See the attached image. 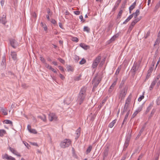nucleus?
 I'll use <instances>...</instances> for the list:
<instances>
[{"label": "nucleus", "mask_w": 160, "mask_h": 160, "mask_svg": "<svg viewBox=\"0 0 160 160\" xmlns=\"http://www.w3.org/2000/svg\"><path fill=\"white\" fill-rule=\"evenodd\" d=\"M86 90L87 88L86 87H83L81 89L79 92L77 101L80 105L85 100L87 95Z\"/></svg>", "instance_id": "obj_1"}, {"label": "nucleus", "mask_w": 160, "mask_h": 160, "mask_svg": "<svg viewBox=\"0 0 160 160\" xmlns=\"http://www.w3.org/2000/svg\"><path fill=\"white\" fill-rule=\"evenodd\" d=\"M101 80V78L100 76H98V74H97L95 77L93 79L92 82H94V83L92 89V91L94 92L95 91V89L97 88L98 86L99 83L100 82Z\"/></svg>", "instance_id": "obj_2"}, {"label": "nucleus", "mask_w": 160, "mask_h": 160, "mask_svg": "<svg viewBox=\"0 0 160 160\" xmlns=\"http://www.w3.org/2000/svg\"><path fill=\"white\" fill-rule=\"evenodd\" d=\"M127 88L125 87L123 88L120 91L119 95V98H121V100L123 99L125 97L127 91Z\"/></svg>", "instance_id": "obj_3"}, {"label": "nucleus", "mask_w": 160, "mask_h": 160, "mask_svg": "<svg viewBox=\"0 0 160 160\" xmlns=\"http://www.w3.org/2000/svg\"><path fill=\"white\" fill-rule=\"evenodd\" d=\"M71 143V141L69 139H65L61 142L60 146L62 148H65L70 146Z\"/></svg>", "instance_id": "obj_4"}, {"label": "nucleus", "mask_w": 160, "mask_h": 160, "mask_svg": "<svg viewBox=\"0 0 160 160\" xmlns=\"http://www.w3.org/2000/svg\"><path fill=\"white\" fill-rule=\"evenodd\" d=\"M101 58L100 56H98L93 60L92 65V68H96L97 67V66L100 62Z\"/></svg>", "instance_id": "obj_5"}, {"label": "nucleus", "mask_w": 160, "mask_h": 160, "mask_svg": "<svg viewBox=\"0 0 160 160\" xmlns=\"http://www.w3.org/2000/svg\"><path fill=\"white\" fill-rule=\"evenodd\" d=\"M49 119L50 121H55L57 120V117L56 114L53 113H50L49 114Z\"/></svg>", "instance_id": "obj_6"}, {"label": "nucleus", "mask_w": 160, "mask_h": 160, "mask_svg": "<svg viewBox=\"0 0 160 160\" xmlns=\"http://www.w3.org/2000/svg\"><path fill=\"white\" fill-rule=\"evenodd\" d=\"M139 66H138L137 63L134 62L131 70L132 72L133 73V75H135L136 72L138 70Z\"/></svg>", "instance_id": "obj_7"}, {"label": "nucleus", "mask_w": 160, "mask_h": 160, "mask_svg": "<svg viewBox=\"0 0 160 160\" xmlns=\"http://www.w3.org/2000/svg\"><path fill=\"white\" fill-rule=\"evenodd\" d=\"M138 21H133L132 22L127 31L128 33H130L134 25L138 22Z\"/></svg>", "instance_id": "obj_8"}, {"label": "nucleus", "mask_w": 160, "mask_h": 160, "mask_svg": "<svg viewBox=\"0 0 160 160\" xmlns=\"http://www.w3.org/2000/svg\"><path fill=\"white\" fill-rule=\"evenodd\" d=\"M11 46L14 48H15L17 46V43L16 41L14 39L10 40Z\"/></svg>", "instance_id": "obj_9"}, {"label": "nucleus", "mask_w": 160, "mask_h": 160, "mask_svg": "<svg viewBox=\"0 0 160 160\" xmlns=\"http://www.w3.org/2000/svg\"><path fill=\"white\" fill-rule=\"evenodd\" d=\"M109 151V148L108 147L106 148L104 150L103 152V159L108 156Z\"/></svg>", "instance_id": "obj_10"}, {"label": "nucleus", "mask_w": 160, "mask_h": 160, "mask_svg": "<svg viewBox=\"0 0 160 160\" xmlns=\"http://www.w3.org/2000/svg\"><path fill=\"white\" fill-rule=\"evenodd\" d=\"M81 132V128L79 127L76 130L75 134V139L77 140L79 137Z\"/></svg>", "instance_id": "obj_11"}, {"label": "nucleus", "mask_w": 160, "mask_h": 160, "mask_svg": "<svg viewBox=\"0 0 160 160\" xmlns=\"http://www.w3.org/2000/svg\"><path fill=\"white\" fill-rule=\"evenodd\" d=\"M9 149L13 154L19 157L21 156V155L19 154H18L17 151L15 150L14 148H12L11 147H10L9 148Z\"/></svg>", "instance_id": "obj_12"}, {"label": "nucleus", "mask_w": 160, "mask_h": 160, "mask_svg": "<svg viewBox=\"0 0 160 160\" xmlns=\"http://www.w3.org/2000/svg\"><path fill=\"white\" fill-rule=\"evenodd\" d=\"M0 111L2 112L3 114L4 115H6L8 114V110L6 108H3L2 107H0Z\"/></svg>", "instance_id": "obj_13"}, {"label": "nucleus", "mask_w": 160, "mask_h": 160, "mask_svg": "<svg viewBox=\"0 0 160 160\" xmlns=\"http://www.w3.org/2000/svg\"><path fill=\"white\" fill-rule=\"evenodd\" d=\"M4 158L8 160H16L15 159L11 156L8 155L7 154L4 155Z\"/></svg>", "instance_id": "obj_14"}, {"label": "nucleus", "mask_w": 160, "mask_h": 160, "mask_svg": "<svg viewBox=\"0 0 160 160\" xmlns=\"http://www.w3.org/2000/svg\"><path fill=\"white\" fill-rule=\"evenodd\" d=\"M72 100V99L71 97L67 98L64 101V102L65 103L68 105L71 102Z\"/></svg>", "instance_id": "obj_15"}, {"label": "nucleus", "mask_w": 160, "mask_h": 160, "mask_svg": "<svg viewBox=\"0 0 160 160\" xmlns=\"http://www.w3.org/2000/svg\"><path fill=\"white\" fill-rule=\"evenodd\" d=\"M136 1L137 0H136V1L132 3V4L129 7V9L130 13H131V11L135 8L136 5Z\"/></svg>", "instance_id": "obj_16"}, {"label": "nucleus", "mask_w": 160, "mask_h": 160, "mask_svg": "<svg viewBox=\"0 0 160 160\" xmlns=\"http://www.w3.org/2000/svg\"><path fill=\"white\" fill-rule=\"evenodd\" d=\"M80 46L85 50H87L89 48V46L83 43H80Z\"/></svg>", "instance_id": "obj_17"}, {"label": "nucleus", "mask_w": 160, "mask_h": 160, "mask_svg": "<svg viewBox=\"0 0 160 160\" xmlns=\"http://www.w3.org/2000/svg\"><path fill=\"white\" fill-rule=\"evenodd\" d=\"M11 55L13 60H15L17 59V54L15 52H11Z\"/></svg>", "instance_id": "obj_18"}, {"label": "nucleus", "mask_w": 160, "mask_h": 160, "mask_svg": "<svg viewBox=\"0 0 160 160\" xmlns=\"http://www.w3.org/2000/svg\"><path fill=\"white\" fill-rule=\"evenodd\" d=\"M153 107L152 104L151 103L150 104L149 106L148 107L145 112V114H147L149 111L151 110Z\"/></svg>", "instance_id": "obj_19"}, {"label": "nucleus", "mask_w": 160, "mask_h": 160, "mask_svg": "<svg viewBox=\"0 0 160 160\" xmlns=\"http://www.w3.org/2000/svg\"><path fill=\"white\" fill-rule=\"evenodd\" d=\"M117 120L115 119L113 120L108 125V127L110 128H112L115 125L116 122Z\"/></svg>", "instance_id": "obj_20"}, {"label": "nucleus", "mask_w": 160, "mask_h": 160, "mask_svg": "<svg viewBox=\"0 0 160 160\" xmlns=\"http://www.w3.org/2000/svg\"><path fill=\"white\" fill-rule=\"evenodd\" d=\"M38 117L42 119L43 121L45 122L46 120V116L43 114L42 116H39Z\"/></svg>", "instance_id": "obj_21"}, {"label": "nucleus", "mask_w": 160, "mask_h": 160, "mask_svg": "<svg viewBox=\"0 0 160 160\" xmlns=\"http://www.w3.org/2000/svg\"><path fill=\"white\" fill-rule=\"evenodd\" d=\"M134 14V18H135L137 17V16L139 15L140 14V11L139 9H137L135 13L134 12L133 13Z\"/></svg>", "instance_id": "obj_22"}, {"label": "nucleus", "mask_w": 160, "mask_h": 160, "mask_svg": "<svg viewBox=\"0 0 160 160\" xmlns=\"http://www.w3.org/2000/svg\"><path fill=\"white\" fill-rule=\"evenodd\" d=\"M123 12V11L122 9H121L120 10L119 12H118L117 16V18L118 19H120L122 14Z\"/></svg>", "instance_id": "obj_23"}, {"label": "nucleus", "mask_w": 160, "mask_h": 160, "mask_svg": "<svg viewBox=\"0 0 160 160\" xmlns=\"http://www.w3.org/2000/svg\"><path fill=\"white\" fill-rule=\"evenodd\" d=\"M41 26L42 27L44 28V30L45 31H46L47 30V27L46 24L42 22H41Z\"/></svg>", "instance_id": "obj_24"}, {"label": "nucleus", "mask_w": 160, "mask_h": 160, "mask_svg": "<svg viewBox=\"0 0 160 160\" xmlns=\"http://www.w3.org/2000/svg\"><path fill=\"white\" fill-rule=\"evenodd\" d=\"M4 122L6 124H11L12 126H13L12 122L9 120H4Z\"/></svg>", "instance_id": "obj_25"}, {"label": "nucleus", "mask_w": 160, "mask_h": 160, "mask_svg": "<svg viewBox=\"0 0 160 160\" xmlns=\"http://www.w3.org/2000/svg\"><path fill=\"white\" fill-rule=\"evenodd\" d=\"M92 147L91 146H90L88 147V148L86 150V153L87 154H88L91 151L92 149Z\"/></svg>", "instance_id": "obj_26"}, {"label": "nucleus", "mask_w": 160, "mask_h": 160, "mask_svg": "<svg viewBox=\"0 0 160 160\" xmlns=\"http://www.w3.org/2000/svg\"><path fill=\"white\" fill-rule=\"evenodd\" d=\"M6 133V131L3 129L0 130V137H2Z\"/></svg>", "instance_id": "obj_27"}, {"label": "nucleus", "mask_w": 160, "mask_h": 160, "mask_svg": "<svg viewBox=\"0 0 160 160\" xmlns=\"http://www.w3.org/2000/svg\"><path fill=\"white\" fill-rule=\"evenodd\" d=\"M152 63L153 64L152 66L149 69V70H148V72H149L150 73H151L152 71H153V67L154 66L155 62H152Z\"/></svg>", "instance_id": "obj_28"}, {"label": "nucleus", "mask_w": 160, "mask_h": 160, "mask_svg": "<svg viewBox=\"0 0 160 160\" xmlns=\"http://www.w3.org/2000/svg\"><path fill=\"white\" fill-rule=\"evenodd\" d=\"M128 117L127 116V115H125L124 118V120L123 121V122L122 125V127L124 125V124L125 123V124L126 123V121L127 120Z\"/></svg>", "instance_id": "obj_29"}, {"label": "nucleus", "mask_w": 160, "mask_h": 160, "mask_svg": "<svg viewBox=\"0 0 160 160\" xmlns=\"http://www.w3.org/2000/svg\"><path fill=\"white\" fill-rule=\"evenodd\" d=\"M6 15L5 14L1 15L0 16V20H5L6 19Z\"/></svg>", "instance_id": "obj_30"}, {"label": "nucleus", "mask_w": 160, "mask_h": 160, "mask_svg": "<svg viewBox=\"0 0 160 160\" xmlns=\"http://www.w3.org/2000/svg\"><path fill=\"white\" fill-rule=\"evenodd\" d=\"M131 98L130 97H128L127 98V100H126V102H125V104L129 105V103H130V102L131 101Z\"/></svg>", "instance_id": "obj_31"}, {"label": "nucleus", "mask_w": 160, "mask_h": 160, "mask_svg": "<svg viewBox=\"0 0 160 160\" xmlns=\"http://www.w3.org/2000/svg\"><path fill=\"white\" fill-rule=\"evenodd\" d=\"M29 132L31 133H32L34 134H36L37 132L35 129H31L29 130Z\"/></svg>", "instance_id": "obj_32"}, {"label": "nucleus", "mask_w": 160, "mask_h": 160, "mask_svg": "<svg viewBox=\"0 0 160 160\" xmlns=\"http://www.w3.org/2000/svg\"><path fill=\"white\" fill-rule=\"evenodd\" d=\"M156 83H155V82H152L151 85L150 86V90H151L153 88L154 85H155Z\"/></svg>", "instance_id": "obj_33"}, {"label": "nucleus", "mask_w": 160, "mask_h": 160, "mask_svg": "<svg viewBox=\"0 0 160 160\" xmlns=\"http://www.w3.org/2000/svg\"><path fill=\"white\" fill-rule=\"evenodd\" d=\"M129 142L125 141L123 149H125L128 146Z\"/></svg>", "instance_id": "obj_34"}, {"label": "nucleus", "mask_w": 160, "mask_h": 160, "mask_svg": "<svg viewBox=\"0 0 160 160\" xmlns=\"http://www.w3.org/2000/svg\"><path fill=\"white\" fill-rule=\"evenodd\" d=\"M121 0H120V1L118 3V4H116L114 6V7L112 9V10H113V11H114L115 10H116L117 8L118 7V4L119 3V2H120L121 1Z\"/></svg>", "instance_id": "obj_35"}, {"label": "nucleus", "mask_w": 160, "mask_h": 160, "mask_svg": "<svg viewBox=\"0 0 160 160\" xmlns=\"http://www.w3.org/2000/svg\"><path fill=\"white\" fill-rule=\"evenodd\" d=\"M86 62V60L85 59L83 58L82 59V60L79 62V63L80 64H83L85 63Z\"/></svg>", "instance_id": "obj_36"}, {"label": "nucleus", "mask_w": 160, "mask_h": 160, "mask_svg": "<svg viewBox=\"0 0 160 160\" xmlns=\"http://www.w3.org/2000/svg\"><path fill=\"white\" fill-rule=\"evenodd\" d=\"M84 31L89 32H90V29L88 27L85 26L84 28Z\"/></svg>", "instance_id": "obj_37"}, {"label": "nucleus", "mask_w": 160, "mask_h": 160, "mask_svg": "<svg viewBox=\"0 0 160 160\" xmlns=\"http://www.w3.org/2000/svg\"><path fill=\"white\" fill-rule=\"evenodd\" d=\"M142 109V106H140L136 110V112H137V113H138L139 112H140Z\"/></svg>", "instance_id": "obj_38"}, {"label": "nucleus", "mask_w": 160, "mask_h": 160, "mask_svg": "<svg viewBox=\"0 0 160 160\" xmlns=\"http://www.w3.org/2000/svg\"><path fill=\"white\" fill-rule=\"evenodd\" d=\"M74 59L75 60L76 62H78L79 59V56H78L76 55H75L74 56Z\"/></svg>", "instance_id": "obj_39"}, {"label": "nucleus", "mask_w": 160, "mask_h": 160, "mask_svg": "<svg viewBox=\"0 0 160 160\" xmlns=\"http://www.w3.org/2000/svg\"><path fill=\"white\" fill-rule=\"evenodd\" d=\"M134 17V14L132 13L131 15H130L127 18L126 20H130L132 18Z\"/></svg>", "instance_id": "obj_40"}, {"label": "nucleus", "mask_w": 160, "mask_h": 160, "mask_svg": "<svg viewBox=\"0 0 160 160\" xmlns=\"http://www.w3.org/2000/svg\"><path fill=\"white\" fill-rule=\"evenodd\" d=\"M128 105L126 104H125L123 108V110L124 111H127L128 110Z\"/></svg>", "instance_id": "obj_41"}, {"label": "nucleus", "mask_w": 160, "mask_h": 160, "mask_svg": "<svg viewBox=\"0 0 160 160\" xmlns=\"http://www.w3.org/2000/svg\"><path fill=\"white\" fill-rule=\"evenodd\" d=\"M72 41L76 42H77L78 41V38H77L74 37L72 38Z\"/></svg>", "instance_id": "obj_42"}, {"label": "nucleus", "mask_w": 160, "mask_h": 160, "mask_svg": "<svg viewBox=\"0 0 160 160\" xmlns=\"http://www.w3.org/2000/svg\"><path fill=\"white\" fill-rule=\"evenodd\" d=\"M130 138H131L130 135H128L126 137V138L125 141H126L127 142H129Z\"/></svg>", "instance_id": "obj_43"}, {"label": "nucleus", "mask_w": 160, "mask_h": 160, "mask_svg": "<svg viewBox=\"0 0 160 160\" xmlns=\"http://www.w3.org/2000/svg\"><path fill=\"white\" fill-rule=\"evenodd\" d=\"M117 79H116L112 83V85L110 87H111V88H114V86H115V85H116V83H117Z\"/></svg>", "instance_id": "obj_44"}, {"label": "nucleus", "mask_w": 160, "mask_h": 160, "mask_svg": "<svg viewBox=\"0 0 160 160\" xmlns=\"http://www.w3.org/2000/svg\"><path fill=\"white\" fill-rule=\"evenodd\" d=\"M58 59L59 60V61L62 63V64H64L65 63V61L62 59L61 58H58Z\"/></svg>", "instance_id": "obj_45"}, {"label": "nucleus", "mask_w": 160, "mask_h": 160, "mask_svg": "<svg viewBox=\"0 0 160 160\" xmlns=\"http://www.w3.org/2000/svg\"><path fill=\"white\" fill-rule=\"evenodd\" d=\"M160 42V38H158L156 41L154 45H157Z\"/></svg>", "instance_id": "obj_46"}, {"label": "nucleus", "mask_w": 160, "mask_h": 160, "mask_svg": "<svg viewBox=\"0 0 160 160\" xmlns=\"http://www.w3.org/2000/svg\"><path fill=\"white\" fill-rule=\"evenodd\" d=\"M160 6V4L157 3L155 7L154 10L156 11V10H157L159 8Z\"/></svg>", "instance_id": "obj_47"}, {"label": "nucleus", "mask_w": 160, "mask_h": 160, "mask_svg": "<svg viewBox=\"0 0 160 160\" xmlns=\"http://www.w3.org/2000/svg\"><path fill=\"white\" fill-rule=\"evenodd\" d=\"M120 69L118 68L117 69L115 75L117 76L119 73L120 71Z\"/></svg>", "instance_id": "obj_48"}, {"label": "nucleus", "mask_w": 160, "mask_h": 160, "mask_svg": "<svg viewBox=\"0 0 160 160\" xmlns=\"http://www.w3.org/2000/svg\"><path fill=\"white\" fill-rule=\"evenodd\" d=\"M40 60L43 63H45V60L42 56H41L40 57Z\"/></svg>", "instance_id": "obj_49"}, {"label": "nucleus", "mask_w": 160, "mask_h": 160, "mask_svg": "<svg viewBox=\"0 0 160 160\" xmlns=\"http://www.w3.org/2000/svg\"><path fill=\"white\" fill-rule=\"evenodd\" d=\"M145 128V126L144 125L143 126V127L140 130V131L139 132V133H140L141 134H142V132L144 131Z\"/></svg>", "instance_id": "obj_50"}, {"label": "nucleus", "mask_w": 160, "mask_h": 160, "mask_svg": "<svg viewBox=\"0 0 160 160\" xmlns=\"http://www.w3.org/2000/svg\"><path fill=\"white\" fill-rule=\"evenodd\" d=\"M150 31H148L147 32L146 36H145V38H147L150 35Z\"/></svg>", "instance_id": "obj_51"}, {"label": "nucleus", "mask_w": 160, "mask_h": 160, "mask_svg": "<svg viewBox=\"0 0 160 160\" xmlns=\"http://www.w3.org/2000/svg\"><path fill=\"white\" fill-rule=\"evenodd\" d=\"M157 104L158 105H160V96L158 98L157 100Z\"/></svg>", "instance_id": "obj_52"}, {"label": "nucleus", "mask_w": 160, "mask_h": 160, "mask_svg": "<svg viewBox=\"0 0 160 160\" xmlns=\"http://www.w3.org/2000/svg\"><path fill=\"white\" fill-rule=\"evenodd\" d=\"M144 98V96L143 95H142L141 96L138 98V101L140 102L141 101V100L143 99Z\"/></svg>", "instance_id": "obj_53"}, {"label": "nucleus", "mask_w": 160, "mask_h": 160, "mask_svg": "<svg viewBox=\"0 0 160 160\" xmlns=\"http://www.w3.org/2000/svg\"><path fill=\"white\" fill-rule=\"evenodd\" d=\"M67 71L68 72L72 71V68L70 66H68L67 67Z\"/></svg>", "instance_id": "obj_54"}, {"label": "nucleus", "mask_w": 160, "mask_h": 160, "mask_svg": "<svg viewBox=\"0 0 160 160\" xmlns=\"http://www.w3.org/2000/svg\"><path fill=\"white\" fill-rule=\"evenodd\" d=\"M126 3V1L124 2L123 3H122V6H121V8H122L123 9L125 8V6Z\"/></svg>", "instance_id": "obj_55"}, {"label": "nucleus", "mask_w": 160, "mask_h": 160, "mask_svg": "<svg viewBox=\"0 0 160 160\" xmlns=\"http://www.w3.org/2000/svg\"><path fill=\"white\" fill-rule=\"evenodd\" d=\"M81 76H79L78 77H76L74 78L75 81H78L80 79Z\"/></svg>", "instance_id": "obj_56"}, {"label": "nucleus", "mask_w": 160, "mask_h": 160, "mask_svg": "<svg viewBox=\"0 0 160 160\" xmlns=\"http://www.w3.org/2000/svg\"><path fill=\"white\" fill-rule=\"evenodd\" d=\"M6 21H0V24H2L5 25L6 23Z\"/></svg>", "instance_id": "obj_57"}, {"label": "nucleus", "mask_w": 160, "mask_h": 160, "mask_svg": "<svg viewBox=\"0 0 160 160\" xmlns=\"http://www.w3.org/2000/svg\"><path fill=\"white\" fill-rule=\"evenodd\" d=\"M138 113H137V112L135 111L132 116V118H134L138 114Z\"/></svg>", "instance_id": "obj_58"}, {"label": "nucleus", "mask_w": 160, "mask_h": 160, "mask_svg": "<svg viewBox=\"0 0 160 160\" xmlns=\"http://www.w3.org/2000/svg\"><path fill=\"white\" fill-rule=\"evenodd\" d=\"M59 69L62 71V72H64V69L61 66H59L58 67Z\"/></svg>", "instance_id": "obj_59"}, {"label": "nucleus", "mask_w": 160, "mask_h": 160, "mask_svg": "<svg viewBox=\"0 0 160 160\" xmlns=\"http://www.w3.org/2000/svg\"><path fill=\"white\" fill-rule=\"evenodd\" d=\"M22 86L23 88H27L28 87L27 86L26 84L25 83L22 84Z\"/></svg>", "instance_id": "obj_60"}, {"label": "nucleus", "mask_w": 160, "mask_h": 160, "mask_svg": "<svg viewBox=\"0 0 160 160\" xmlns=\"http://www.w3.org/2000/svg\"><path fill=\"white\" fill-rule=\"evenodd\" d=\"M59 77L62 80H63L65 78L61 74H59Z\"/></svg>", "instance_id": "obj_61"}, {"label": "nucleus", "mask_w": 160, "mask_h": 160, "mask_svg": "<svg viewBox=\"0 0 160 160\" xmlns=\"http://www.w3.org/2000/svg\"><path fill=\"white\" fill-rule=\"evenodd\" d=\"M113 89V88H111V87H110L109 88V90H108L109 92V93L111 92H112V91Z\"/></svg>", "instance_id": "obj_62"}, {"label": "nucleus", "mask_w": 160, "mask_h": 160, "mask_svg": "<svg viewBox=\"0 0 160 160\" xmlns=\"http://www.w3.org/2000/svg\"><path fill=\"white\" fill-rule=\"evenodd\" d=\"M116 39V38H115L113 36L110 40V42H111L112 41H114Z\"/></svg>", "instance_id": "obj_63"}, {"label": "nucleus", "mask_w": 160, "mask_h": 160, "mask_svg": "<svg viewBox=\"0 0 160 160\" xmlns=\"http://www.w3.org/2000/svg\"><path fill=\"white\" fill-rule=\"evenodd\" d=\"M4 0H1V1L0 2V3L1 5L2 6H3L4 5Z\"/></svg>", "instance_id": "obj_64"}]
</instances>
